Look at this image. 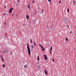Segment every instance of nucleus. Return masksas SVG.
<instances>
[{"mask_svg": "<svg viewBox=\"0 0 76 76\" xmlns=\"http://www.w3.org/2000/svg\"><path fill=\"white\" fill-rule=\"evenodd\" d=\"M64 22H65V23H67V18H64Z\"/></svg>", "mask_w": 76, "mask_h": 76, "instance_id": "obj_2", "label": "nucleus"}, {"mask_svg": "<svg viewBox=\"0 0 76 76\" xmlns=\"http://www.w3.org/2000/svg\"><path fill=\"white\" fill-rule=\"evenodd\" d=\"M26 18H27V19L28 20L29 19V15H26Z\"/></svg>", "mask_w": 76, "mask_h": 76, "instance_id": "obj_7", "label": "nucleus"}, {"mask_svg": "<svg viewBox=\"0 0 76 76\" xmlns=\"http://www.w3.org/2000/svg\"><path fill=\"white\" fill-rule=\"evenodd\" d=\"M25 68H26V67H27V66H26V65H25L24 66Z\"/></svg>", "mask_w": 76, "mask_h": 76, "instance_id": "obj_19", "label": "nucleus"}, {"mask_svg": "<svg viewBox=\"0 0 76 76\" xmlns=\"http://www.w3.org/2000/svg\"><path fill=\"white\" fill-rule=\"evenodd\" d=\"M31 47H32V48H34V46H33V45H32L31 46Z\"/></svg>", "mask_w": 76, "mask_h": 76, "instance_id": "obj_27", "label": "nucleus"}, {"mask_svg": "<svg viewBox=\"0 0 76 76\" xmlns=\"http://www.w3.org/2000/svg\"><path fill=\"white\" fill-rule=\"evenodd\" d=\"M3 15L4 16V15H6V14L5 13H4L3 14Z\"/></svg>", "mask_w": 76, "mask_h": 76, "instance_id": "obj_25", "label": "nucleus"}, {"mask_svg": "<svg viewBox=\"0 0 76 76\" xmlns=\"http://www.w3.org/2000/svg\"><path fill=\"white\" fill-rule=\"evenodd\" d=\"M10 54L11 55V56H12L13 54L12 53V52H10Z\"/></svg>", "mask_w": 76, "mask_h": 76, "instance_id": "obj_18", "label": "nucleus"}, {"mask_svg": "<svg viewBox=\"0 0 76 76\" xmlns=\"http://www.w3.org/2000/svg\"><path fill=\"white\" fill-rule=\"evenodd\" d=\"M41 48H42V51H44L45 50V48H44V47H42Z\"/></svg>", "mask_w": 76, "mask_h": 76, "instance_id": "obj_5", "label": "nucleus"}, {"mask_svg": "<svg viewBox=\"0 0 76 76\" xmlns=\"http://www.w3.org/2000/svg\"><path fill=\"white\" fill-rule=\"evenodd\" d=\"M35 1L33 0V1H32V2H33V3H34V2H35Z\"/></svg>", "mask_w": 76, "mask_h": 76, "instance_id": "obj_24", "label": "nucleus"}, {"mask_svg": "<svg viewBox=\"0 0 76 76\" xmlns=\"http://www.w3.org/2000/svg\"><path fill=\"white\" fill-rule=\"evenodd\" d=\"M65 39H66V41H68V39H67V38H66Z\"/></svg>", "mask_w": 76, "mask_h": 76, "instance_id": "obj_16", "label": "nucleus"}, {"mask_svg": "<svg viewBox=\"0 0 76 76\" xmlns=\"http://www.w3.org/2000/svg\"><path fill=\"white\" fill-rule=\"evenodd\" d=\"M44 56L45 60H47V59H48V58H47V56H46L45 55H44Z\"/></svg>", "mask_w": 76, "mask_h": 76, "instance_id": "obj_3", "label": "nucleus"}, {"mask_svg": "<svg viewBox=\"0 0 76 76\" xmlns=\"http://www.w3.org/2000/svg\"><path fill=\"white\" fill-rule=\"evenodd\" d=\"M34 46H36V43H35V42H34Z\"/></svg>", "mask_w": 76, "mask_h": 76, "instance_id": "obj_12", "label": "nucleus"}, {"mask_svg": "<svg viewBox=\"0 0 76 76\" xmlns=\"http://www.w3.org/2000/svg\"><path fill=\"white\" fill-rule=\"evenodd\" d=\"M68 28H69V26H67Z\"/></svg>", "mask_w": 76, "mask_h": 76, "instance_id": "obj_33", "label": "nucleus"}, {"mask_svg": "<svg viewBox=\"0 0 76 76\" xmlns=\"http://www.w3.org/2000/svg\"><path fill=\"white\" fill-rule=\"evenodd\" d=\"M1 60H2V62H4V59H3V57H2L1 58Z\"/></svg>", "mask_w": 76, "mask_h": 76, "instance_id": "obj_9", "label": "nucleus"}, {"mask_svg": "<svg viewBox=\"0 0 76 76\" xmlns=\"http://www.w3.org/2000/svg\"><path fill=\"white\" fill-rule=\"evenodd\" d=\"M38 69H40V68H41V67H40V66H38Z\"/></svg>", "mask_w": 76, "mask_h": 76, "instance_id": "obj_20", "label": "nucleus"}, {"mask_svg": "<svg viewBox=\"0 0 76 76\" xmlns=\"http://www.w3.org/2000/svg\"><path fill=\"white\" fill-rule=\"evenodd\" d=\"M2 66L3 67H5V65L4 64H3L2 65Z\"/></svg>", "mask_w": 76, "mask_h": 76, "instance_id": "obj_17", "label": "nucleus"}, {"mask_svg": "<svg viewBox=\"0 0 76 76\" xmlns=\"http://www.w3.org/2000/svg\"><path fill=\"white\" fill-rule=\"evenodd\" d=\"M37 60L38 61H39V56H38L37 57Z\"/></svg>", "mask_w": 76, "mask_h": 76, "instance_id": "obj_14", "label": "nucleus"}, {"mask_svg": "<svg viewBox=\"0 0 76 76\" xmlns=\"http://www.w3.org/2000/svg\"><path fill=\"white\" fill-rule=\"evenodd\" d=\"M18 1H19V0H18Z\"/></svg>", "mask_w": 76, "mask_h": 76, "instance_id": "obj_34", "label": "nucleus"}, {"mask_svg": "<svg viewBox=\"0 0 76 76\" xmlns=\"http://www.w3.org/2000/svg\"><path fill=\"white\" fill-rule=\"evenodd\" d=\"M30 41L31 43L32 44V39H30Z\"/></svg>", "mask_w": 76, "mask_h": 76, "instance_id": "obj_15", "label": "nucleus"}, {"mask_svg": "<svg viewBox=\"0 0 76 76\" xmlns=\"http://www.w3.org/2000/svg\"><path fill=\"white\" fill-rule=\"evenodd\" d=\"M39 45L41 47V48H42V47H43L42 45Z\"/></svg>", "mask_w": 76, "mask_h": 76, "instance_id": "obj_21", "label": "nucleus"}, {"mask_svg": "<svg viewBox=\"0 0 76 76\" xmlns=\"http://www.w3.org/2000/svg\"><path fill=\"white\" fill-rule=\"evenodd\" d=\"M45 73L46 75H47V74H48V73H47V70H45Z\"/></svg>", "mask_w": 76, "mask_h": 76, "instance_id": "obj_8", "label": "nucleus"}, {"mask_svg": "<svg viewBox=\"0 0 76 76\" xmlns=\"http://www.w3.org/2000/svg\"><path fill=\"white\" fill-rule=\"evenodd\" d=\"M48 0V1H49L50 2V4H51V0Z\"/></svg>", "mask_w": 76, "mask_h": 76, "instance_id": "obj_23", "label": "nucleus"}, {"mask_svg": "<svg viewBox=\"0 0 76 76\" xmlns=\"http://www.w3.org/2000/svg\"><path fill=\"white\" fill-rule=\"evenodd\" d=\"M40 13H41V12Z\"/></svg>", "mask_w": 76, "mask_h": 76, "instance_id": "obj_35", "label": "nucleus"}, {"mask_svg": "<svg viewBox=\"0 0 76 76\" xmlns=\"http://www.w3.org/2000/svg\"><path fill=\"white\" fill-rule=\"evenodd\" d=\"M67 11L68 12H69V9H67Z\"/></svg>", "mask_w": 76, "mask_h": 76, "instance_id": "obj_26", "label": "nucleus"}, {"mask_svg": "<svg viewBox=\"0 0 76 76\" xmlns=\"http://www.w3.org/2000/svg\"><path fill=\"white\" fill-rule=\"evenodd\" d=\"M72 31H70V34H72Z\"/></svg>", "mask_w": 76, "mask_h": 76, "instance_id": "obj_29", "label": "nucleus"}, {"mask_svg": "<svg viewBox=\"0 0 76 76\" xmlns=\"http://www.w3.org/2000/svg\"><path fill=\"white\" fill-rule=\"evenodd\" d=\"M34 14H35V15H36V14H37V12H35L34 13Z\"/></svg>", "mask_w": 76, "mask_h": 76, "instance_id": "obj_30", "label": "nucleus"}, {"mask_svg": "<svg viewBox=\"0 0 76 76\" xmlns=\"http://www.w3.org/2000/svg\"><path fill=\"white\" fill-rule=\"evenodd\" d=\"M27 46L28 53L29 55H30V54H31V50H30V48H29V44H28V43L27 44Z\"/></svg>", "mask_w": 76, "mask_h": 76, "instance_id": "obj_1", "label": "nucleus"}, {"mask_svg": "<svg viewBox=\"0 0 76 76\" xmlns=\"http://www.w3.org/2000/svg\"><path fill=\"white\" fill-rule=\"evenodd\" d=\"M6 52H7V50H5L3 51V54H5V53H6Z\"/></svg>", "mask_w": 76, "mask_h": 76, "instance_id": "obj_6", "label": "nucleus"}, {"mask_svg": "<svg viewBox=\"0 0 76 76\" xmlns=\"http://www.w3.org/2000/svg\"><path fill=\"white\" fill-rule=\"evenodd\" d=\"M44 12V10H42V12Z\"/></svg>", "mask_w": 76, "mask_h": 76, "instance_id": "obj_31", "label": "nucleus"}, {"mask_svg": "<svg viewBox=\"0 0 76 76\" xmlns=\"http://www.w3.org/2000/svg\"><path fill=\"white\" fill-rule=\"evenodd\" d=\"M75 3H76V1H74L73 2V4L74 5V4H75Z\"/></svg>", "mask_w": 76, "mask_h": 76, "instance_id": "obj_13", "label": "nucleus"}, {"mask_svg": "<svg viewBox=\"0 0 76 76\" xmlns=\"http://www.w3.org/2000/svg\"><path fill=\"white\" fill-rule=\"evenodd\" d=\"M27 7H28V8L29 9H30V6L29 5V4H28L27 6Z\"/></svg>", "mask_w": 76, "mask_h": 76, "instance_id": "obj_11", "label": "nucleus"}, {"mask_svg": "<svg viewBox=\"0 0 76 76\" xmlns=\"http://www.w3.org/2000/svg\"><path fill=\"white\" fill-rule=\"evenodd\" d=\"M12 10H13V8H11L10 10H9V13H12Z\"/></svg>", "mask_w": 76, "mask_h": 76, "instance_id": "obj_4", "label": "nucleus"}, {"mask_svg": "<svg viewBox=\"0 0 76 76\" xmlns=\"http://www.w3.org/2000/svg\"><path fill=\"white\" fill-rule=\"evenodd\" d=\"M52 60L53 61V62H54V59H52Z\"/></svg>", "mask_w": 76, "mask_h": 76, "instance_id": "obj_22", "label": "nucleus"}, {"mask_svg": "<svg viewBox=\"0 0 76 76\" xmlns=\"http://www.w3.org/2000/svg\"><path fill=\"white\" fill-rule=\"evenodd\" d=\"M4 8L5 9H6V7H4Z\"/></svg>", "mask_w": 76, "mask_h": 76, "instance_id": "obj_32", "label": "nucleus"}, {"mask_svg": "<svg viewBox=\"0 0 76 76\" xmlns=\"http://www.w3.org/2000/svg\"><path fill=\"white\" fill-rule=\"evenodd\" d=\"M60 3H61V1H59V4H60Z\"/></svg>", "mask_w": 76, "mask_h": 76, "instance_id": "obj_28", "label": "nucleus"}, {"mask_svg": "<svg viewBox=\"0 0 76 76\" xmlns=\"http://www.w3.org/2000/svg\"><path fill=\"white\" fill-rule=\"evenodd\" d=\"M53 50V47H51L50 49V54H51V50Z\"/></svg>", "mask_w": 76, "mask_h": 76, "instance_id": "obj_10", "label": "nucleus"}]
</instances>
